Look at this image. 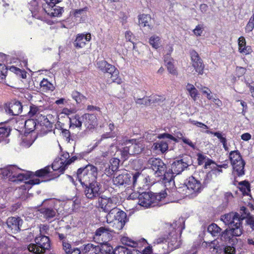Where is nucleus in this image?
<instances>
[{
  "label": "nucleus",
  "instance_id": "1",
  "mask_svg": "<svg viewBox=\"0 0 254 254\" xmlns=\"http://www.w3.org/2000/svg\"><path fill=\"white\" fill-rule=\"evenodd\" d=\"M221 220L225 225L228 226V228L222 232L221 240L228 242L230 245L237 244L238 242L237 239L238 225V222H235V221H238V213L232 212L222 215Z\"/></svg>",
  "mask_w": 254,
  "mask_h": 254
},
{
  "label": "nucleus",
  "instance_id": "2",
  "mask_svg": "<svg viewBox=\"0 0 254 254\" xmlns=\"http://www.w3.org/2000/svg\"><path fill=\"white\" fill-rule=\"evenodd\" d=\"M192 158L190 155H184L175 160L171 164V167L165 175L168 180V187L171 188L175 186L174 178L177 175L181 174L184 171L192 165Z\"/></svg>",
  "mask_w": 254,
  "mask_h": 254
},
{
  "label": "nucleus",
  "instance_id": "3",
  "mask_svg": "<svg viewBox=\"0 0 254 254\" xmlns=\"http://www.w3.org/2000/svg\"><path fill=\"white\" fill-rule=\"evenodd\" d=\"M67 168L65 161L61 158H57L52 163V166H47L45 168L35 172V176L38 177H45V181H49L58 178L63 174Z\"/></svg>",
  "mask_w": 254,
  "mask_h": 254
},
{
  "label": "nucleus",
  "instance_id": "4",
  "mask_svg": "<svg viewBox=\"0 0 254 254\" xmlns=\"http://www.w3.org/2000/svg\"><path fill=\"white\" fill-rule=\"evenodd\" d=\"M167 194L165 190L158 193L143 192L139 194L138 203L144 207L160 206L167 202L164 201Z\"/></svg>",
  "mask_w": 254,
  "mask_h": 254
},
{
  "label": "nucleus",
  "instance_id": "5",
  "mask_svg": "<svg viewBox=\"0 0 254 254\" xmlns=\"http://www.w3.org/2000/svg\"><path fill=\"white\" fill-rule=\"evenodd\" d=\"M125 143V147L121 150V159L123 161L127 160L131 155L139 154L144 148L143 143L136 139L127 140Z\"/></svg>",
  "mask_w": 254,
  "mask_h": 254
},
{
  "label": "nucleus",
  "instance_id": "6",
  "mask_svg": "<svg viewBox=\"0 0 254 254\" xmlns=\"http://www.w3.org/2000/svg\"><path fill=\"white\" fill-rule=\"evenodd\" d=\"M42 229L40 230V234L35 238V244H30L28 249L35 254H44L46 251L51 248V240L49 237L42 234Z\"/></svg>",
  "mask_w": 254,
  "mask_h": 254
},
{
  "label": "nucleus",
  "instance_id": "7",
  "mask_svg": "<svg viewBox=\"0 0 254 254\" xmlns=\"http://www.w3.org/2000/svg\"><path fill=\"white\" fill-rule=\"evenodd\" d=\"M98 170L95 166L88 164L85 167L79 168L75 176L80 184L91 182V180L97 179Z\"/></svg>",
  "mask_w": 254,
  "mask_h": 254
},
{
  "label": "nucleus",
  "instance_id": "8",
  "mask_svg": "<svg viewBox=\"0 0 254 254\" xmlns=\"http://www.w3.org/2000/svg\"><path fill=\"white\" fill-rule=\"evenodd\" d=\"M23 170L14 165H11L7 167L2 171V175L9 178L12 182H22L28 179L30 175L29 172L24 173Z\"/></svg>",
  "mask_w": 254,
  "mask_h": 254
},
{
  "label": "nucleus",
  "instance_id": "9",
  "mask_svg": "<svg viewBox=\"0 0 254 254\" xmlns=\"http://www.w3.org/2000/svg\"><path fill=\"white\" fill-rule=\"evenodd\" d=\"M150 168L157 176L162 177V182L166 187H168V182L165 175L168 172L166 165L159 158H151L148 161Z\"/></svg>",
  "mask_w": 254,
  "mask_h": 254
},
{
  "label": "nucleus",
  "instance_id": "10",
  "mask_svg": "<svg viewBox=\"0 0 254 254\" xmlns=\"http://www.w3.org/2000/svg\"><path fill=\"white\" fill-rule=\"evenodd\" d=\"M84 194L86 197L89 199L93 200L97 198L100 195V184L96 179L91 180L87 183L82 184Z\"/></svg>",
  "mask_w": 254,
  "mask_h": 254
},
{
  "label": "nucleus",
  "instance_id": "11",
  "mask_svg": "<svg viewBox=\"0 0 254 254\" xmlns=\"http://www.w3.org/2000/svg\"><path fill=\"white\" fill-rule=\"evenodd\" d=\"M169 226V232H168V234L165 235L164 237L166 238L167 244H168L170 252H172L173 250L179 248L182 243L178 237L176 232L174 231V228L173 227L172 225L170 224L168 225Z\"/></svg>",
  "mask_w": 254,
  "mask_h": 254
},
{
  "label": "nucleus",
  "instance_id": "12",
  "mask_svg": "<svg viewBox=\"0 0 254 254\" xmlns=\"http://www.w3.org/2000/svg\"><path fill=\"white\" fill-rule=\"evenodd\" d=\"M166 238L160 237L156 239L152 245V250L155 254H158L160 253H170V250L167 244Z\"/></svg>",
  "mask_w": 254,
  "mask_h": 254
},
{
  "label": "nucleus",
  "instance_id": "13",
  "mask_svg": "<svg viewBox=\"0 0 254 254\" xmlns=\"http://www.w3.org/2000/svg\"><path fill=\"white\" fill-rule=\"evenodd\" d=\"M4 109L10 115L18 116L22 113L23 106L20 101L13 100L5 104Z\"/></svg>",
  "mask_w": 254,
  "mask_h": 254
},
{
  "label": "nucleus",
  "instance_id": "14",
  "mask_svg": "<svg viewBox=\"0 0 254 254\" xmlns=\"http://www.w3.org/2000/svg\"><path fill=\"white\" fill-rule=\"evenodd\" d=\"M190 55L192 63V66L194 67L195 71L198 74H202L204 68V64L202 59L199 56L198 53L194 50L190 51Z\"/></svg>",
  "mask_w": 254,
  "mask_h": 254
},
{
  "label": "nucleus",
  "instance_id": "15",
  "mask_svg": "<svg viewBox=\"0 0 254 254\" xmlns=\"http://www.w3.org/2000/svg\"><path fill=\"white\" fill-rule=\"evenodd\" d=\"M186 187L189 190L192 191L195 193H200L205 188L203 183L195 179L193 176L190 177L185 183Z\"/></svg>",
  "mask_w": 254,
  "mask_h": 254
},
{
  "label": "nucleus",
  "instance_id": "16",
  "mask_svg": "<svg viewBox=\"0 0 254 254\" xmlns=\"http://www.w3.org/2000/svg\"><path fill=\"white\" fill-rule=\"evenodd\" d=\"M229 159L233 168L232 175L234 179L233 185L237 186V178L238 176V150L231 151L229 154Z\"/></svg>",
  "mask_w": 254,
  "mask_h": 254
},
{
  "label": "nucleus",
  "instance_id": "17",
  "mask_svg": "<svg viewBox=\"0 0 254 254\" xmlns=\"http://www.w3.org/2000/svg\"><path fill=\"white\" fill-rule=\"evenodd\" d=\"M246 219V222L251 226V227L254 231V218L250 214L249 209L245 207H241L239 210V230H240L241 220Z\"/></svg>",
  "mask_w": 254,
  "mask_h": 254
},
{
  "label": "nucleus",
  "instance_id": "18",
  "mask_svg": "<svg viewBox=\"0 0 254 254\" xmlns=\"http://www.w3.org/2000/svg\"><path fill=\"white\" fill-rule=\"evenodd\" d=\"M23 220L19 217H9L7 218L6 224L7 228L12 232L15 233L21 230L20 227L23 224Z\"/></svg>",
  "mask_w": 254,
  "mask_h": 254
},
{
  "label": "nucleus",
  "instance_id": "19",
  "mask_svg": "<svg viewBox=\"0 0 254 254\" xmlns=\"http://www.w3.org/2000/svg\"><path fill=\"white\" fill-rule=\"evenodd\" d=\"M39 211L43 215V217L49 222H52L57 216L58 211L56 209L49 207L41 208Z\"/></svg>",
  "mask_w": 254,
  "mask_h": 254
},
{
  "label": "nucleus",
  "instance_id": "20",
  "mask_svg": "<svg viewBox=\"0 0 254 254\" xmlns=\"http://www.w3.org/2000/svg\"><path fill=\"white\" fill-rule=\"evenodd\" d=\"M132 174L124 172L113 179L114 184L118 186L128 185L131 183Z\"/></svg>",
  "mask_w": 254,
  "mask_h": 254
},
{
  "label": "nucleus",
  "instance_id": "21",
  "mask_svg": "<svg viewBox=\"0 0 254 254\" xmlns=\"http://www.w3.org/2000/svg\"><path fill=\"white\" fill-rule=\"evenodd\" d=\"M99 207H100L103 211L107 212L114 208H117L111 198H103L101 197L98 200Z\"/></svg>",
  "mask_w": 254,
  "mask_h": 254
},
{
  "label": "nucleus",
  "instance_id": "22",
  "mask_svg": "<svg viewBox=\"0 0 254 254\" xmlns=\"http://www.w3.org/2000/svg\"><path fill=\"white\" fill-rule=\"evenodd\" d=\"M114 230H111V229L106 227L102 226L98 228L95 232V235L96 236H102V238H106V240L109 241L112 239V233Z\"/></svg>",
  "mask_w": 254,
  "mask_h": 254
},
{
  "label": "nucleus",
  "instance_id": "23",
  "mask_svg": "<svg viewBox=\"0 0 254 254\" xmlns=\"http://www.w3.org/2000/svg\"><path fill=\"white\" fill-rule=\"evenodd\" d=\"M96 116L93 114H84L82 116V121H83L87 128L89 129L94 127L96 122Z\"/></svg>",
  "mask_w": 254,
  "mask_h": 254
},
{
  "label": "nucleus",
  "instance_id": "24",
  "mask_svg": "<svg viewBox=\"0 0 254 254\" xmlns=\"http://www.w3.org/2000/svg\"><path fill=\"white\" fill-rule=\"evenodd\" d=\"M97 68L104 73L111 72L112 70L114 69V65L109 64L105 60H101L97 61Z\"/></svg>",
  "mask_w": 254,
  "mask_h": 254
},
{
  "label": "nucleus",
  "instance_id": "25",
  "mask_svg": "<svg viewBox=\"0 0 254 254\" xmlns=\"http://www.w3.org/2000/svg\"><path fill=\"white\" fill-rule=\"evenodd\" d=\"M138 92L142 93V95L139 96L138 93L136 95V97H134L136 104L138 105H145L147 106L150 105V101L149 100V97L145 98L146 92L139 89Z\"/></svg>",
  "mask_w": 254,
  "mask_h": 254
},
{
  "label": "nucleus",
  "instance_id": "26",
  "mask_svg": "<svg viewBox=\"0 0 254 254\" xmlns=\"http://www.w3.org/2000/svg\"><path fill=\"white\" fill-rule=\"evenodd\" d=\"M239 52L247 55L252 52L250 46H246V42L244 37H239Z\"/></svg>",
  "mask_w": 254,
  "mask_h": 254
},
{
  "label": "nucleus",
  "instance_id": "27",
  "mask_svg": "<svg viewBox=\"0 0 254 254\" xmlns=\"http://www.w3.org/2000/svg\"><path fill=\"white\" fill-rule=\"evenodd\" d=\"M137 251L134 249H128L126 246H118L113 251V254H136Z\"/></svg>",
  "mask_w": 254,
  "mask_h": 254
},
{
  "label": "nucleus",
  "instance_id": "28",
  "mask_svg": "<svg viewBox=\"0 0 254 254\" xmlns=\"http://www.w3.org/2000/svg\"><path fill=\"white\" fill-rule=\"evenodd\" d=\"M81 251L83 254H99L98 246L91 243L83 245Z\"/></svg>",
  "mask_w": 254,
  "mask_h": 254
},
{
  "label": "nucleus",
  "instance_id": "29",
  "mask_svg": "<svg viewBox=\"0 0 254 254\" xmlns=\"http://www.w3.org/2000/svg\"><path fill=\"white\" fill-rule=\"evenodd\" d=\"M239 190L242 192L243 195H247L252 197L250 194L251 185L249 181L245 180L239 182Z\"/></svg>",
  "mask_w": 254,
  "mask_h": 254
},
{
  "label": "nucleus",
  "instance_id": "30",
  "mask_svg": "<svg viewBox=\"0 0 254 254\" xmlns=\"http://www.w3.org/2000/svg\"><path fill=\"white\" fill-rule=\"evenodd\" d=\"M152 149L154 151H159L162 153L166 152L168 149V143L165 141H160L153 143Z\"/></svg>",
  "mask_w": 254,
  "mask_h": 254
},
{
  "label": "nucleus",
  "instance_id": "31",
  "mask_svg": "<svg viewBox=\"0 0 254 254\" xmlns=\"http://www.w3.org/2000/svg\"><path fill=\"white\" fill-rule=\"evenodd\" d=\"M197 161H198V164L199 165H201L203 164L204 161L206 160V161L205 162L204 168L205 169H207L208 168H209L210 166H211V165H216V163L213 161L212 160L208 158L206 156L204 155L201 153H198L197 155Z\"/></svg>",
  "mask_w": 254,
  "mask_h": 254
},
{
  "label": "nucleus",
  "instance_id": "32",
  "mask_svg": "<svg viewBox=\"0 0 254 254\" xmlns=\"http://www.w3.org/2000/svg\"><path fill=\"white\" fill-rule=\"evenodd\" d=\"M45 12L51 17L61 16L64 11V8L59 6H55L54 7H49L48 10L45 9Z\"/></svg>",
  "mask_w": 254,
  "mask_h": 254
},
{
  "label": "nucleus",
  "instance_id": "33",
  "mask_svg": "<svg viewBox=\"0 0 254 254\" xmlns=\"http://www.w3.org/2000/svg\"><path fill=\"white\" fill-rule=\"evenodd\" d=\"M99 254H113V247L108 243L104 242L98 246Z\"/></svg>",
  "mask_w": 254,
  "mask_h": 254
},
{
  "label": "nucleus",
  "instance_id": "34",
  "mask_svg": "<svg viewBox=\"0 0 254 254\" xmlns=\"http://www.w3.org/2000/svg\"><path fill=\"white\" fill-rule=\"evenodd\" d=\"M139 24L143 27L148 26L149 29H151L152 26L149 24L151 18L150 15L143 14L138 16Z\"/></svg>",
  "mask_w": 254,
  "mask_h": 254
},
{
  "label": "nucleus",
  "instance_id": "35",
  "mask_svg": "<svg viewBox=\"0 0 254 254\" xmlns=\"http://www.w3.org/2000/svg\"><path fill=\"white\" fill-rule=\"evenodd\" d=\"M39 126L38 123L33 119H29L25 122V128L26 132L30 133L33 131L36 128V127Z\"/></svg>",
  "mask_w": 254,
  "mask_h": 254
},
{
  "label": "nucleus",
  "instance_id": "36",
  "mask_svg": "<svg viewBox=\"0 0 254 254\" xmlns=\"http://www.w3.org/2000/svg\"><path fill=\"white\" fill-rule=\"evenodd\" d=\"M74 47L76 49H80L84 47L86 44L85 42L84 35L83 34H78L74 41L73 42Z\"/></svg>",
  "mask_w": 254,
  "mask_h": 254
},
{
  "label": "nucleus",
  "instance_id": "37",
  "mask_svg": "<svg viewBox=\"0 0 254 254\" xmlns=\"http://www.w3.org/2000/svg\"><path fill=\"white\" fill-rule=\"evenodd\" d=\"M221 229L215 223H212L211 224L209 225L207 228L208 232L210 233L212 235V236L214 237L217 236H221Z\"/></svg>",
  "mask_w": 254,
  "mask_h": 254
},
{
  "label": "nucleus",
  "instance_id": "38",
  "mask_svg": "<svg viewBox=\"0 0 254 254\" xmlns=\"http://www.w3.org/2000/svg\"><path fill=\"white\" fill-rule=\"evenodd\" d=\"M70 127L72 126L76 127H80L82 126L83 121H82V116L80 117L78 115H75L73 119L69 118Z\"/></svg>",
  "mask_w": 254,
  "mask_h": 254
},
{
  "label": "nucleus",
  "instance_id": "39",
  "mask_svg": "<svg viewBox=\"0 0 254 254\" xmlns=\"http://www.w3.org/2000/svg\"><path fill=\"white\" fill-rule=\"evenodd\" d=\"M72 98L77 103L79 104L86 100V98L83 94L79 92L74 90L71 93Z\"/></svg>",
  "mask_w": 254,
  "mask_h": 254
},
{
  "label": "nucleus",
  "instance_id": "40",
  "mask_svg": "<svg viewBox=\"0 0 254 254\" xmlns=\"http://www.w3.org/2000/svg\"><path fill=\"white\" fill-rule=\"evenodd\" d=\"M114 69L115 70H112L111 72H109L108 73L111 74V78L113 82L120 84L122 82V81L121 78L119 77V71L115 66H114Z\"/></svg>",
  "mask_w": 254,
  "mask_h": 254
},
{
  "label": "nucleus",
  "instance_id": "41",
  "mask_svg": "<svg viewBox=\"0 0 254 254\" xmlns=\"http://www.w3.org/2000/svg\"><path fill=\"white\" fill-rule=\"evenodd\" d=\"M111 223L113 224V229H111V230H114V233H119V231L123 229L126 224L123 222L117 221V220H114V221L111 222Z\"/></svg>",
  "mask_w": 254,
  "mask_h": 254
},
{
  "label": "nucleus",
  "instance_id": "42",
  "mask_svg": "<svg viewBox=\"0 0 254 254\" xmlns=\"http://www.w3.org/2000/svg\"><path fill=\"white\" fill-rule=\"evenodd\" d=\"M117 212L118 214H116L114 220H117V221L123 222V223H126L127 221L126 213L119 208L118 209Z\"/></svg>",
  "mask_w": 254,
  "mask_h": 254
},
{
  "label": "nucleus",
  "instance_id": "43",
  "mask_svg": "<svg viewBox=\"0 0 254 254\" xmlns=\"http://www.w3.org/2000/svg\"><path fill=\"white\" fill-rule=\"evenodd\" d=\"M38 125L41 127H45L48 130L51 129L53 127L51 122L45 116L42 117L41 120L38 121Z\"/></svg>",
  "mask_w": 254,
  "mask_h": 254
},
{
  "label": "nucleus",
  "instance_id": "44",
  "mask_svg": "<svg viewBox=\"0 0 254 254\" xmlns=\"http://www.w3.org/2000/svg\"><path fill=\"white\" fill-rule=\"evenodd\" d=\"M118 208H114V209H112L110 211H109L107 213H108L106 215L107 222L108 223H111V222L114 221L115 219L116 214H118Z\"/></svg>",
  "mask_w": 254,
  "mask_h": 254
},
{
  "label": "nucleus",
  "instance_id": "45",
  "mask_svg": "<svg viewBox=\"0 0 254 254\" xmlns=\"http://www.w3.org/2000/svg\"><path fill=\"white\" fill-rule=\"evenodd\" d=\"M76 248L69 242H63V250L65 254H71L73 252V250L75 249Z\"/></svg>",
  "mask_w": 254,
  "mask_h": 254
},
{
  "label": "nucleus",
  "instance_id": "46",
  "mask_svg": "<svg viewBox=\"0 0 254 254\" xmlns=\"http://www.w3.org/2000/svg\"><path fill=\"white\" fill-rule=\"evenodd\" d=\"M120 160L117 158H113L110 160V165L109 168L115 172L118 170L120 165Z\"/></svg>",
  "mask_w": 254,
  "mask_h": 254
},
{
  "label": "nucleus",
  "instance_id": "47",
  "mask_svg": "<svg viewBox=\"0 0 254 254\" xmlns=\"http://www.w3.org/2000/svg\"><path fill=\"white\" fill-rule=\"evenodd\" d=\"M11 129L9 126L0 127V141L9 135Z\"/></svg>",
  "mask_w": 254,
  "mask_h": 254
},
{
  "label": "nucleus",
  "instance_id": "48",
  "mask_svg": "<svg viewBox=\"0 0 254 254\" xmlns=\"http://www.w3.org/2000/svg\"><path fill=\"white\" fill-rule=\"evenodd\" d=\"M160 38L158 36H151L149 39L150 44L155 49H157L160 44Z\"/></svg>",
  "mask_w": 254,
  "mask_h": 254
},
{
  "label": "nucleus",
  "instance_id": "49",
  "mask_svg": "<svg viewBox=\"0 0 254 254\" xmlns=\"http://www.w3.org/2000/svg\"><path fill=\"white\" fill-rule=\"evenodd\" d=\"M122 242L124 245L130 247V249H134V248H135L137 245L136 243L127 237L123 238L122 239Z\"/></svg>",
  "mask_w": 254,
  "mask_h": 254
},
{
  "label": "nucleus",
  "instance_id": "50",
  "mask_svg": "<svg viewBox=\"0 0 254 254\" xmlns=\"http://www.w3.org/2000/svg\"><path fill=\"white\" fill-rule=\"evenodd\" d=\"M177 137L181 139L184 143L188 144L193 149H195L194 144L189 139L184 137L181 132H178Z\"/></svg>",
  "mask_w": 254,
  "mask_h": 254
},
{
  "label": "nucleus",
  "instance_id": "51",
  "mask_svg": "<svg viewBox=\"0 0 254 254\" xmlns=\"http://www.w3.org/2000/svg\"><path fill=\"white\" fill-rule=\"evenodd\" d=\"M149 99L150 101V104L152 103H159L162 102L165 100L163 97L157 95L151 96L149 97Z\"/></svg>",
  "mask_w": 254,
  "mask_h": 254
},
{
  "label": "nucleus",
  "instance_id": "52",
  "mask_svg": "<svg viewBox=\"0 0 254 254\" xmlns=\"http://www.w3.org/2000/svg\"><path fill=\"white\" fill-rule=\"evenodd\" d=\"M197 87L200 89L203 94H206L208 99L211 100L212 99V96L211 95V92L208 88L205 86L203 87L202 85H201V87L199 86H197Z\"/></svg>",
  "mask_w": 254,
  "mask_h": 254
},
{
  "label": "nucleus",
  "instance_id": "53",
  "mask_svg": "<svg viewBox=\"0 0 254 254\" xmlns=\"http://www.w3.org/2000/svg\"><path fill=\"white\" fill-rule=\"evenodd\" d=\"M214 174V171H212V170L206 174L202 183L203 184V186L204 187V188L206 187L207 184L211 181L212 180V174Z\"/></svg>",
  "mask_w": 254,
  "mask_h": 254
},
{
  "label": "nucleus",
  "instance_id": "54",
  "mask_svg": "<svg viewBox=\"0 0 254 254\" xmlns=\"http://www.w3.org/2000/svg\"><path fill=\"white\" fill-rule=\"evenodd\" d=\"M246 165V162L244 159H243L240 153H239V166H241L242 169L239 170V177L245 175L244 167Z\"/></svg>",
  "mask_w": 254,
  "mask_h": 254
},
{
  "label": "nucleus",
  "instance_id": "55",
  "mask_svg": "<svg viewBox=\"0 0 254 254\" xmlns=\"http://www.w3.org/2000/svg\"><path fill=\"white\" fill-rule=\"evenodd\" d=\"M158 138L159 139L168 138L175 141V142H178V140L176 138L174 137L172 134L168 133L159 134L158 136Z\"/></svg>",
  "mask_w": 254,
  "mask_h": 254
},
{
  "label": "nucleus",
  "instance_id": "56",
  "mask_svg": "<svg viewBox=\"0 0 254 254\" xmlns=\"http://www.w3.org/2000/svg\"><path fill=\"white\" fill-rule=\"evenodd\" d=\"M41 87H45L47 90H52L53 85L47 79L44 78L40 82Z\"/></svg>",
  "mask_w": 254,
  "mask_h": 254
},
{
  "label": "nucleus",
  "instance_id": "57",
  "mask_svg": "<svg viewBox=\"0 0 254 254\" xmlns=\"http://www.w3.org/2000/svg\"><path fill=\"white\" fill-rule=\"evenodd\" d=\"M235 245H231L225 247L224 250L225 254H235L236 248L234 247Z\"/></svg>",
  "mask_w": 254,
  "mask_h": 254
},
{
  "label": "nucleus",
  "instance_id": "58",
  "mask_svg": "<svg viewBox=\"0 0 254 254\" xmlns=\"http://www.w3.org/2000/svg\"><path fill=\"white\" fill-rule=\"evenodd\" d=\"M88 8L85 7L81 9H75L73 12V15L75 17H79L80 15H82L83 13L86 12L87 11Z\"/></svg>",
  "mask_w": 254,
  "mask_h": 254
},
{
  "label": "nucleus",
  "instance_id": "59",
  "mask_svg": "<svg viewBox=\"0 0 254 254\" xmlns=\"http://www.w3.org/2000/svg\"><path fill=\"white\" fill-rule=\"evenodd\" d=\"M254 28V14L251 17L248 23L246 26V29L249 31H252Z\"/></svg>",
  "mask_w": 254,
  "mask_h": 254
},
{
  "label": "nucleus",
  "instance_id": "60",
  "mask_svg": "<svg viewBox=\"0 0 254 254\" xmlns=\"http://www.w3.org/2000/svg\"><path fill=\"white\" fill-rule=\"evenodd\" d=\"M38 111V109L37 107L35 106H30V110L28 113V115L29 117H32L36 114Z\"/></svg>",
  "mask_w": 254,
  "mask_h": 254
},
{
  "label": "nucleus",
  "instance_id": "61",
  "mask_svg": "<svg viewBox=\"0 0 254 254\" xmlns=\"http://www.w3.org/2000/svg\"><path fill=\"white\" fill-rule=\"evenodd\" d=\"M189 122L191 124L195 125L198 127L203 128L205 129L208 128L207 126L202 123L199 122L194 121V120H192L190 119V120Z\"/></svg>",
  "mask_w": 254,
  "mask_h": 254
},
{
  "label": "nucleus",
  "instance_id": "62",
  "mask_svg": "<svg viewBox=\"0 0 254 254\" xmlns=\"http://www.w3.org/2000/svg\"><path fill=\"white\" fill-rule=\"evenodd\" d=\"M44 181H41L39 179H31L29 180L28 181L25 182L26 185H34L39 184L41 182H43Z\"/></svg>",
  "mask_w": 254,
  "mask_h": 254
},
{
  "label": "nucleus",
  "instance_id": "63",
  "mask_svg": "<svg viewBox=\"0 0 254 254\" xmlns=\"http://www.w3.org/2000/svg\"><path fill=\"white\" fill-rule=\"evenodd\" d=\"M63 135L66 138V140L69 142L70 140V133L69 131L66 129L62 128Z\"/></svg>",
  "mask_w": 254,
  "mask_h": 254
},
{
  "label": "nucleus",
  "instance_id": "64",
  "mask_svg": "<svg viewBox=\"0 0 254 254\" xmlns=\"http://www.w3.org/2000/svg\"><path fill=\"white\" fill-rule=\"evenodd\" d=\"M167 69L170 73L173 74H176V70L174 69V65L170 61L167 63Z\"/></svg>",
  "mask_w": 254,
  "mask_h": 254
}]
</instances>
